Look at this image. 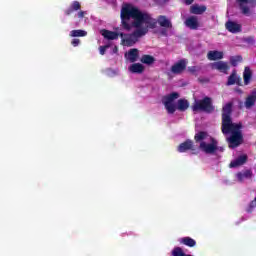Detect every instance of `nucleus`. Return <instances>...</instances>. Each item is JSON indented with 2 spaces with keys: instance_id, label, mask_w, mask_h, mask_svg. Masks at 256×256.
I'll return each instance as SVG.
<instances>
[{
  "instance_id": "f257e3e1",
  "label": "nucleus",
  "mask_w": 256,
  "mask_h": 256,
  "mask_svg": "<svg viewBox=\"0 0 256 256\" xmlns=\"http://www.w3.org/2000/svg\"><path fill=\"white\" fill-rule=\"evenodd\" d=\"M129 45H135L141 37H145L149 33V29L157 27V20L151 17V14L139 10L135 6H129Z\"/></svg>"
},
{
  "instance_id": "f03ea898",
  "label": "nucleus",
  "mask_w": 256,
  "mask_h": 256,
  "mask_svg": "<svg viewBox=\"0 0 256 256\" xmlns=\"http://www.w3.org/2000/svg\"><path fill=\"white\" fill-rule=\"evenodd\" d=\"M233 107V103L229 102L225 106H223L222 113V133L224 135L231 136L227 138L229 143V147L231 149H235V147H239L243 143V134L241 133V123H233L231 120V109Z\"/></svg>"
},
{
  "instance_id": "7ed1b4c3",
  "label": "nucleus",
  "mask_w": 256,
  "mask_h": 256,
  "mask_svg": "<svg viewBox=\"0 0 256 256\" xmlns=\"http://www.w3.org/2000/svg\"><path fill=\"white\" fill-rule=\"evenodd\" d=\"M195 141L196 143H200L199 147L203 153L213 155L217 151V141L206 132H198L195 135Z\"/></svg>"
},
{
  "instance_id": "20e7f679",
  "label": "nucleus",
  "mask_w": 256,
  "mask_h": 256,
  "mask_svg": "<svg viewBox=\"0 0 256 256\" xmlns=\"http://www.w3.org/2000/svg\"><path fill=\"white\" fill-rule=\"evenodd\" d=\"M101 35L104 37V39H108V41H115V39H119L120 36L122 39L121 45H123L124 47H129V34L103 29L101 31Z\"/></svg>"
},
{
  "instance_id": "39448f33",
  "label": "nucleus",
  "mask_w": 256,
  "mask_h": 256,
  "mask_svg": "<svg viewBox=\"0 0 256 256\" xmlns=\"http://www.w3.org/2000/svg\"><path fill=\"white\" fill-rule=\"evenodd\" d=\"M192 110L204 111L205 113H213L215 111V107L213 106L211 98L205 97L202 100H195L192 105Z\"/></svg>"
},
{
  "instance_id": "423d86ee",
  "label": "nucleus",
  "mask_w": 256,
  "mask_h": 256,
  "mask_svg": "<svg viewBox=\"0 0 256 256\" xmlns=\"http://www.w3.org/2000/svg\"><path fill=\"white\" fill-rule=\"evenodd\" d=\"M177 99H179V93L177 92H173L169 95H166L162 99V103L167 113H169L170 115H173V113L177 111V102H175L177 101Z\"/></svg>"
},
{
  "instance_id": "0eeeda50",
  "label": "nucleus",
  "mask_w": 256,
  "mask_h": 256,
  "mask_svg": "<svg viewBox=\"0 0 256 256\" xmlns=\"http://www.w3.org/2000/svg\"><path fill=\"white\" fill-rule=\"evenodd\" d=\"M75 11H78L77 17L78 19H83L85 15H87V12L81 10V2L79 1H73L70 6L64 11L65 15H73Z\"/></svg>"
},
{
  "instance_id": "6e6552de",
  "label": "nucleus",
  "mask_w": 256,
  "mask_h": 256,
  "mask_svg": "<svg viewBox=\"0 0 256 256\" xmlns=\"http://www.w3.org/2000/svg\"><path fill=\"white\" fill-rule=\"evenodd\" d=\"M238 5L243 15L249 17L251 15V9L256 6V2L255 0H238Z\"/></svg>"
},
{
  "instance_id": "1a4fd4ad",
  "label": "nucleus",
  "mask_w": 256,
  "mask_h": 256,
  "mask_svg": "<svg viewBox=\"0 0 256 256\" xmlns=\"http://www.w3.org/2000/svg\"><path fill=\"white\" fill-rule=\"evenodd\" d=\"M121 25L125 31H129V3H124L120 13Z\"/></svg>"
},
{
  "instance_id": "9d476101",
  "label": "nucleus",
  "mask_w": 256,
  "mask_h": 256,
  "mask_svg": "<svg viewBox=\"0 0 256 256\" xmlns=\"http://www.w3.org/2000/svg\"><path fill=\"white\" fill-rule=\"evenodd\" d=\"M211 68L216 71H220V73H225L227 75L229 71V63L225 61H218L211 64Z\"/></svg>"
},
{
  "instance_id": "9b49d317",
  "label": "nucleus",
  "mask_w": 256,
  "mask_h": 256,
  "mask_svg": "<svg viewBox=\"0 0 256 256\" xmlns=\"http://www.w3.org/2000/svg\"><path fill=\"white\" fill-rule=\"evenodd\" d=\"M185 69H187V61L186 60H180L179 62L175 63L171 67V71L175 75H179V74L183 73Z\"/></svg>"
},
{
  "instance_id": "f8f14e48",
  "label": "nucleus",
  "mask_w": 256,
  "mask_h": 256,
  "mask_svg": "<svg viewBox=\"0 0 256 256\" xmlns=\"http://www.w3.org/2000/svg\"><path fill=\"white\" fill-rule=\"evenodd\" d=\"M226 29L230 33H240V31H241V24H238V23L233 22V21H228L226 23Z\"/></svg>"
},
{
  "instance_id": "ddd939ff",
  "label": "nucleus",
  "mask_w": 256,
  "mask_h": 256,
  "mask_svg": "<svg viewBox=\"0 0 256 256\" xmlns=\"http://www.w3.org/2000/svg\"><path fill=\"white\" fill-rule=\"evenodd\" d=\"M185 25L189 29H198L199 28V20H197V17L191 16L186 19Z\"/></svg>"
},
{
  "instance_id": "4468645a",
  "label": "nucleus",
  "mask_w": 256,
  "mask_h": 256,
  "mask_svg": "<svg viewBox=\"0 0 256 256\" xmlns=\"http://www.w3.org/2000/svg\"><path fill=\"white\" fill-rule=\"evenodd\" d=\"M226 85H241V77L237 75V72H232V74L228 77Z\"/></svg>"
},
{
  "instance_id": "2eb2a0df",
  "label": "nucleus",
  "mask_w": 256,
  "mask_h": 256,
  "mask_svg": "<svg viewBox=\"0 0 256 256\" xmlns=\"http://www.w3.org/2000/svg\"><path fill=\"white\" fill-rule=\"evenodd\" d=\"M256 103V91L253 90L250 95L246 98V101L244 103L246 109H251Z\"/></svg>"
},
{
  "instance_id": "dca6fc26",
  "label": "nucleus",
  "mask_w": 256,
  "mask_h": 256,
  "mask_svg": "<svg viewBox=\"0 0 256 256\" xmlns=\"http://www.w3.org/2000/svg\"><path fill=\"white\" fill-rule=\"evenodd\" d=\"M245 163H247V155L243 154L241 156H239L237 159H235L234 161H232L230 163V167H241V165H245Z\"/></svg>"
},
{
  "instance_id": "f3484780",
  "label": "nucleus",
  "mask_w": 256,
  "mask_h": 256,
  "mask_svg": "<svg viewBox=\"0 0 256 256\" xmlns=\"http://www.w3.org/2000/svg\"><path fill=\"white\" fill-rule=\"evenodd\" d=\"M190 11L194 15H203V13H205V11H207V6H205V5L199 6V5L195 4V5L191 6Z\"/></svg>"
},
{
  "instance_id": "a211bd4d",
  "label": "nucleus",
  "mask_w": 256,
  "mask_h": 256,
  "mask_svg": "<svg viewBox=\"0 0 256 256\" xmlns=\"http://www.w3.org/2000/svg\"><path fill=\"white\" fill-rule=\"evenodd\" d=\"M207 58L209 59V61H217L219 59H223V52L221 51H209L207 54Z\"/></svg>"
},
{
  "instance_id": "6ab92c4d",
  "label": "nucleus",
  "mask_w": 256,
  "mask_h": 256,
  "mask_svg": "<svg viewBox=\"0 0 256 256\" xmlns=\"http://www.w3.org/2000/svg\"><path fill=\"white\" fill-rule=\"evenodd\" d=\"M191 149H193V141L191 140H187L178 146L179 153H185V151H189Z\"/></svg>"
},
{
  "instance_id": "aec40b11",
  "label": "nucleus",
  "mask_w": 256,
  "mask_h": 256,
  "mask_svg": "<svg viewBox=\"0 0 256 256\" xmlns=\"http://www.w3.org/2000/svg\"><path fill=\"white\" fill-rule=\"evenodd\" d=\"M236 177L238 181L243 182L245 179H251L253 172H251V170H245L244 172L237 173Z\"/></svg>"
},
{
  "instance_id": "412c9836",
  "label": "nucleus",
  "mask_w": 256,
  "mask_h": 256,
  "mask_svg": "<svg viewBox=\"0 0 256 256\" xmlns=\"http://www.w3.org/2000/svg\"><path fill=\"white\" fill-rule=\"evenodd\" d=\"M158 23L161 27H165L166 29H171V27H173V24H171V20L167 19V17L165 16H159Z\"/></svg>"
},
{
  "instance_id": "4be33fe9",
  "label": "nucleus",
  "mask_w": 256,
  "mask_h": 256,
  "mask_svg": "<svg viewBox=\"0 0 256 256\" xmlns=\"http://www.w3.org/2000/svg\"><path fill=\"white\" fill-rule=\"evenodd\" d=\"M130 71L141 75L145 71V66L141 63H134L130 66Z\"/></svg>"
},
{
  "instance_id": "5701e85b",
  "label": "nucleus",
  "mask_w": 256,
  "mask_h": 256,
  "mask_svg": "<svg viewBox=\"0 0 256 256\" xmlns=\"http://www.w3.org/2000/svg\"><path fill=\"white\" fill-rule=\"evenodd\" d=\"M176 109H178V111H187V109H189V101L185 99L178 100V105H176Z\"/></svg>"
},
{
  "instance_id": "b1692460",
  "label": "nucleus",
  "mask_w": 256,
  "mask_h": 256,
  "mask_svg": "<svg viewBox=\"0 0 256 256\" xmlns=\"http://www.w3.org/2000/svg\"><path fill=\"white\" fill-rule=\"evenodd\" d=\"M139 59V50L137 48H133L129 50V61H137Z\"/></svg>"
},
{
  "instance_id": "393cba45",
  "label": "nucleus",
  "mask_w": 256,
  "mask_h": 256,
  "mask_svg": "<svg viewBox=\"0 0 256 256\" xmlns=\"http://www.w3.org/2000/svg\"><path fill=\"white\" fill-rule=\"evenodd\" d=\"M243 77L245 85H249V81H251L252 77L251 69L249 67H245Z\"/></svg>"
},
{
  "instance_id": "a878e982",
  "label": "nucleus",
  "mask_w": 256,
  "mask_h": 256,
  "mask_svg": "<svg viewBox=\"0 0 256 256\" xmlns=\"http://www.w3.org/2000/svg\"><path fill=\"white\" fill-rule=\"evenodd\" d=\"M141 62L145 65H153V63H155V58L151 55H144L141 58Z\"/></svg>"
},
{
  "instance_id": "bb28decb",
  "label": "nucleus",
  "mask_w": 256,
  "mask_h": 256,
  "mask_svg": "<svg viewBox=\"0 0 256 256\" xmlns=\"http://www.w3.org/2000/svg\"><path fill=\"white\" fill-rule=\"evenodd\" d=\"M180 243H183V245H187V247H195L196 242L193 240V238L185 237L180 239Z\"/></svg>"
},
{
  "instance_id": "cd10ccee",
  "label": "nucleus",
  "mask_w": 256,
  "mask_h": 256,
  "mask_svg": "<svg viewBox=\"0 0 256 256\" xmlns=\"http://www.w3.org/2000/svg\"><path fill=\"white\" fill-rule=\"evenodd\" d=\"M70 37H87V31L85 30H72Z\"/></svg>"
},
{
  "instance_id": "c85d7f7f",
  "label": "nucleus",
  "mask_w": 256,
  "mask_h": 256,
  "mask_svg": "<svg viewBox=\"0 0 256 256\" xmlns=\"http://www.w3.org/2000/svg\"><path fill=\"white\" fill-rule=\"evenodd\" d=\"M199 70L200 68L198 66H190L187 69L188 73H191V75H197V73H199Z\"/></svg>"
},
{
  "instance_id": "c756f323",
  "label": "nucleus",
  "mask_w": 256,
  "mask_h": 256,
  "mask_svg": "<svg viewBox=\"0 0 256 256\" xmlns=\"http://www.w3.org/2000/svg\"><path fill=\"white\" fill-rule=\"evenodd\" d=\"M106 75H107V77H115V75H117V71H115L111 68H108V69H106Z\"/></svg>"
},
{
  "instance_id": "7c9ffc66",
  "label": "nucleus",
  "mask_w": 256,
  "mask_h": 256,
  "mask_svg": "<svg viewBox=\"0 0 256 256\" xmlns=\"http://www.w3.org/2000/svg\"><path fill=\"white\" fill-rule=\"evenodd\" d=\"M239 61H241V57L240 56H236V57H232L230 59L231 64L235 67V65H237V63H239Z\"/></svg>"
},
{
  "instance_id": "2f4dec72",
  "label": "nucleus",
  "mask_w": 256,
  "mask_h": 256,
  "mask_svg": "<svg viewBox=\"0 0 256 256\" xmlns=\"http://www.w3.org/2000/svg\"><path fill=\"white\" fill-rule=\"evenodd\" d=\"M109 49V45H104L99 47L100 55H105V52Z\"/></svg>"
},
{
  "instance_id": "473e14b6",
  "label": "nucleus",
  "mask_w": 256,
  "mask_h": 256,
  "mask_svg": "<svg viewBox=\"0 0 256 256\" xmlns=\"http://www.w3.org/2000/svg\"><path fill=\"white\" fill-rule=\"evenodd\" d=\"M79 43H81V40L77 39V38H74L72 41H71V45L73 47H78Z\"/></svg>"
},
{
  "instance_id": "72a5a7b5",
  "label": "nucleus",
  "mask_w": 256,
  "mask_h": 256,
  "mask_svg": "<svg viewBox=\"0 0 256 256\" xmlns=\"http://www.w3.org/2000/svg\"><path fill=\"white\" fill-rule=\"evenodd\" d=\"M246 43H255V39L253 37H248L245 39Z\"/></svg>"
},
{
  "instance_id": "f704fd0d",
  "label": "nucleus",
  "mask_w": 256,
  "mask_h": 256,
  "mask_svg": "<svg viewBox=\"0 0 256 256\" xmlns=\"http://www.w3.org/2000/svg\"><path fill=\"white\" fill-rule=\"evenodd\" d=\"M124 57L125 59L129 60V52H125Z\"/></svg>"
},
{
  "instance_id": "c9c22d12",
  "label": "nucleus",
  "mask_w": 256,
  "mask_h": 256,
  "mask_svg": "<svg viewBox=\"0 0 256 256\" xmlns=\"http://www.w3.org/2000/svg\"><path fill=\"white\" fill-rule=\"evenodd\" d=\"M185 3L186 5H191V3H193V0H186Z\"/></svg>"
},
{
  "instance_id": "e433bc0d",
  "label": "nucleus",
  "mask_w": 256,
  "mask_h": 256,
  "mask_svg": "<svg viewBox=\"0 0 256 256\" xmlns=\"http://www.w3.org/2000/svg\"><path fill=\"white\" fill-rule=\"evenodd\" d=\"M117 51H119V48H117V46H114L113 53H117Z\"/></svg>"
},
{
  "instance_id": "4c0bfd02",
  "label": "nucleus",
  "mask_w": 256,
  "mask_h": 256,
  "mask_svg": "<svg viewBox=\"0 0 256 256\" xmlns=\"http://www.w3.org/2000/svg\"><path fill=\"white\" fill-rule=\"evenodd\" d=\"M167 1H169V0H158V2H159L160 4L167 3Z\"/></svg>"
},
{
  "instance_id": "58836bf2",
  "label": "nucleus",
  "mask_w": 256,
  "mask_h": 256,
  "mask_svg": "<svg viewBox=\"0 0 256 256\" xmlns=\"http://www.w3.org/2000/svg\"><path fill=\"white\" fill-rule=\"evenodd\" d=\"M162 35H167V30H163Z\"/></svg>"
}]
</instances>
